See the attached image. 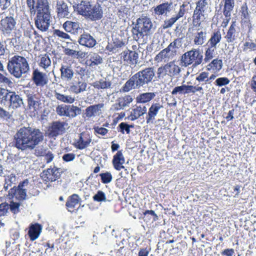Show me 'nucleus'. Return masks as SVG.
Here are the masks:
<instances>
[{
	"label": "nucleus",
	"mask_w": 256,
	"mask_h": 256,
	"mask_svg": "<svg viewBox=\"0 0 256 256\" xmlns=\"http://www.w3.org/2000/svg\"><path fill=\"white\" fill-rule=\"evenodd\" d=\"M180 72L181 68L176 64L175 61L172 60L158 68L157 74L159 78H164L166 76L172 78L179 75Z\"/></svg>",
	"instance_id": "6e6552de"
},
{
	"label": "nucleus",
	"mask_w": 256,
	"mask_h": 256,
	"mask_svg": "<svg viewBox=\"0 0 256 256\" xmlns=\"http://www.w3.org/2000/svg\"><path fill=\"white\" fill-rule=\"evenodd\" d=\"M68 128V124L66 122L56 121L53 122L48 128V134L51 137L62 134Z\"/></svg>",
	"instance_id": "ddd939ff"
},
{
	"label": "nucleus",
	"mask_w": 256,
	"mask_h": 256,
	"mask_svg": "<svg viewBox=\"0 0 256 256\" xmlns=\"http://www.w3.org/2000/svg\"><path fill=\"white\" fill-rule=\"evenodd\" d=\"M76 84L77 85V86L78 88V91L80 92V93L86 90L87 86V84L86 82L79 80Z\"/></svg>",
	"instance_id": "774afa93"
},
{
	"label": "nucleus",
	"mask_w": 256,
	"mask_h": 256,
	"mask_svg": "<svg viewBox=\"0 0 256 256\" xmlns=\"http://www.w3.org/2000/svg\"><path fill=\"white\" fill-rule=\"evenodd\" d=\"M54 97L58 100H60L63 102L68 104H72L75 98L71 96H66L63 94L58 93L56 92H54Z\"/></svg>",
	"instance_id": "37998d69"
},
{
	"label": "nucleus",
	"mask_w": 256,
	"mask_h": 256,
	"mask_svg": "<svg viewBox=\"0 0 256 256\" xmlns=\"http://www.w3.org/2000/svg\"><path fill=\"white\" fill-rule=\"evenodd\" d=\"M156 96V92H147L140 94L136 98L138 103L144 104L150 102Z\"/></svg>",
	"instance_id": "f704fd0d"
},
{
	"label": "nucleus",
	"mask_w": 256,
	"mask_h": 256,
	"mask_svg": "<svg viewBox=\"0 0 256 256\" xmlns=\"http://www.w3.org/2000/svg\"><path fill=\"white\" fill-rule=\"evenodd\" d=\"M93 200L97 202H105L106 198L105 194L102 190H98L92 197Z\"/></svg>",
	"instance_id": "49530a36"
},
{
	"label": "nucleus",
	"mask_w": 256,
	"mask_h": 256,
	"mask_svg": "<svg viewBox=\"0 0 256 256\" xmlns=\"http://www.w3.org/2000/svg\"><path fill=\"white\" fill-rule=\"evenodd\" d=\"M26 96L29 108L32 109L34 110H36L40 104L38 98L33 92L26 94Z\"/></svg>",
	"instance_id": "c756f323"
},
{
	"label": "nucleus",
	"mask_w": 256,
	"mask_h": 256,
	"mask_svg": "<svg viewBox=\"0 0 256 256\" xmlns=\"http://www.w3.org/2000/svg\"><path fill=\"white\" fill-rule=\"evenodd\" d=\"M125 162V158L122 150L118 151L114 156L112 160V164L114 168L118 170H120L124 168L123 164Z\"/></svg>",
	"instance_id": "c85d7f7f"
},
{
	"label": "nucleus",
	"mask_w": 256,
	"mask_h": 256,
	"mask_svg": "<svg viewBox=\"0 0 256 256\" xmlns=\"http://www.w3.org/2000/svg\"><path fill=\"white\" fill-rule=\"evenodd\" d=\"M9 194L15 196L18 200H24L26 196V193L18 187L14 188L10 190Z\"/></svg>",
	"instance_id": "58836bf2"
},
{
	"label": "nucleus",
	"mask_w": 256,
	"mask_h": 256,
	"mask_svg": "<svg viewBox=\"0 0 256 256\" xmlns=\"http://www.w3.org/2000/svg\"><path fill=\"white\" fill-rule=\"evenodd\" d=\"M86 64L90 67L94 68L102 62V58L97 53L90 52L86 56Z\"/></svg>",
	"instance_id": "b1692460"
},
{
	"label": "nucleus",
	"mask_w": 256,
	"mask_h": 256,
	"mask_svg": "<svg viewBox=\"0 0 256 256\" xmlns=\"http://www.w3.org/2000/svg\"><path fill=\"white\" fill-rule=\"evenodd\" d=\"M92 140V138L89 134L82 133L80 134L79 138L76 140L74 146L79 150H83L90 145Z\"/></svg>",
	"instance_id": "aec40b11"
},
{
	"label": "nucleus",
	"mask_w": 256,
	"mask_h": 256,
	"mask_svg": "<svg viewBox=\"0 0 256 256\" xmlns=\"http://www.w3.org/2000/svg\"><path fill=\"white\" fill-rule=\"evenodd\" d=\"M208 73L207 72H202L199 74L196 77V80L200 82H204V84L208 83Z\"/></svg>",
	"instance_id": "09e8293b"
},
{
	"label": "nucleus",
	"mask_w": 256,
	"mask_h": 256,
	"mask_svg": "<svg viewBox=\"0 0 256 256\" xmlns=\"http://www.w3.org/2000/svg\"><path fill=\"white\" fill-rule=\"evenodd\" d=\"M4 98L5 100L10 102V108L16 109L24 104L22 98L14 92H7Z\"/></svg>",
	"instance_id": "f8f14e48"
},
{
	"label": "nucleus",
	"mask_w": 256,
	"mask_h": 256,
	"mask_svg": "<svg viewBox=\"0 0 256 256\" xmlns=\"http://www.w3.org/2000/svg\"><path fill=\"white\" fill-rule=\"evenodd\" d=\"M60 72L61 78L66 81L71 80L74 74L72 66L66 62L62 64Z\"/></svg>",
	"instance_id": "6ab92c4d"
},
{
	"label": "nucleus",
	"mask_w": 256,
	"mask_h": 256,
	"mask_svg": "<svg viewBox=\"0 0 256 256\" xmlns=\"http://www.w3.org/2000/svg\"><path fill=\"white\" fill-rule=\"evenodd\" d=\"M256 44L252 42H246L244 43L242 50L244 52H246L248 50H255Z\"/></svg>",
	"instance_id": "052dcab7"
},
{
	"label": "nucleus",
	"mask_w": 256,
	"mask_h": 256,
	"mask_svg": "<svg viewBox=\"0 0 256 256\" xmlns=\"http://www.w3.org/2000/svg\"><path fill=\"white\" fill-rule=\"evenodd\" d=\"M32 80L34 84L38 86L42 87L48 82L47 75L38 70L33 71Z\"/></svg>",
	"instance_id": "a211bd4d"
},
{
	"label": "nucleus",
	"mask_w": 256,
	"mask_h": 256,
	"mask_svg": "<svg viewBox=\"0 0 256 256\" xmlns=\"http://www.w3.org/2000/svg\"><path fill=\"white\" fill-rule=\"evenodd\" d=\"M77 11L92 20L101 19L103 16V11L100 4H96L92 6L90 2L82 1L77 6Z\"/></svg>",
	"instance_id": "39448f33"
},
{
	"label": "nucleus",
	"mask_w": 256,
	"mask_h": 256,
	"mask_svg": "<svg viewBox=\"0 0 256 256\" xmlns=\"http://www.w3.org/2000/svg\"><path fill=\"white\" fill-rule=\"evenodd\" d=\"M156 29L150 18L142 16L136 20L135 26L132 30L134 40H138L145 36L152 34Z\"/></svg>",
	"instance_id": "20e7f679"
},
{
	"label": "nucleus",
	"mask_w": 256,
	"mask_h": 256,
	"mask_svg": "<svg viewBox=\"0 0 256 256\" xmlns=\"http://www.w3.org/2000/svg\"><path fill=\"white\" fill-rule=\"evenodd\" d=\"M155 76L154 68L148 67L133 75L124 84L122 90L128 92L132 89L144 88L151 82Z\"/></svg>",
	"instance_id": "f03ea898"
},
{
	"label": "nucleus",
	"mask_w": 256,
	"mask_h": 256,
	"mask_svg": "<svg viewBox=\"0 0 256 256\" xmlns=\"http://www.w3.org/2000/svg\"><path fill=\"white\" fill-rule=\"evenodd\" d=\"M202 61V52L198 48H192L186 52L180 58L181 66L184 67H187L191 64L196 67L200 64Z\"/></svg>",
	"instance_id": "0eeeda50"
},
{
	"label": "nucleus",
	"mask_w": 256,
	"mask_h": 256,
	"mask_svg": "<svg viewBox=\"0 0 256 256\" xmlns=\"http://www.w3.org/2000/svg\"><path fill=\"white\" fill-rule=\"evenodd\" d=\"M75 70L76 74L79 75L82 78L84 76L88 71L86 67H81L80 66L76 67Z\"/></svg>",
	"instance_id": "0e129e2a"
},
{
	"label": "nucleus",
	"mask_w": 256,
	"mask_h": 256,
	"mask_svg": "<svg viewBox=\"0 0 256 256\" xmlns=\"http://www.w3.org/2000/svg\"><path fill=\"white\" fill-rule=\"evenodd\" d=\"M11 0H0V14L3 13V10L8 8L10 5Z\"/></svg>",
	"instance_id": "4d7b16f0"
},
{
	"label": "nucleus",
	"mask_w": 256,
	"mask_h": 256,
	"mask_svg": "<svg viewBox=\"0 0 256 256\" xmlns=\"http://www.w3.org/2000/svg\"><path fill=\"white\" fill-rule=\"evenodd\" d=\"M78 42L80 45L88 48H92L96 44V40L90 34L88 33L82 34Z\"/></svg>",
	"instance_id": "cd10ccee"
},
{
	"label": "nucleus",
	"mask_w": 256,
	"mask_h": 256,
	"mask_svg": "<svg viewBox=\"0 0 256 256\" xmlns=\"http://www.w3.org/2000/svg\"><path fill=\"white\" fill-rule=\"evenodd\" d=\"M209 8L207 0H198L196 2V7L194 10L208 12Z\"/></svg>",
	"instance_id": "c03bdc74"
},
{
	"label": "nucleus",
	"mask_w": 256,
	"mask_h": 256,
	"mask_svg": "<svg viewBox=\"0 0 256 256\" xmlns=\"http://www.w3.org/2000/svg\"><path fill=\"white\" fill-rule=\"evenodd\" d=\"M62 26L64 30L68 32H74L81 28L80 24L78 22L67 20Z\"/></svg>",
	"instance_id": "72a5a7b5"
},
{
	"label": "nucleus",
	"mask_w": 256,
	"mask_h": 256,
	"mask_svg": "<svg viewBox=\"0 0 256 256\" xmlns=\"http://www.w3.org/2000/svg\"><path fill=\"white\" fill-rule=\"evenodd\" d=\"M180 46V40L175 39L170 42L168 46L161 50L154 58V60L158 62H169L177 54L178 50Z\"/></svg>",
	"instance_id": "423d86ee"
},
{
	"label": "nucleus",
	"mask_w": 256,
	"mask_h": 256,
	"mask_svg": "<svg viewBox=\"0 0 256 256\" xmlns=\"http://www.w3.org/2000/svg\"><path fill=\"white\" fill-rule=\"evenodd\" d=\"M57 114L61 116L74 118L81 114L80 108L74 105H58L56 110Z\"/></svg>",
	"instance_id": "1a4fd4ad"
},
{
	"label": "nucleus",
	"mask_w": 256,
	"mask_h": 256,
	"mask_svg": "<svg viewBox=\"0 0 256 256\" xmlns=\"http://www.w3.org/2000/svg\"><path fill=\"white\" fill-rule=\"evenodd\" d=\"M104 104H98L88 106L86 109L85 114L88 118H91L96 116L100 115L102 109L104 108Z\"/></svg>",
	"instance_id": "a878e982"
},
{
	"label": "nucleus",
	"mask_w": 256,
	"mask_h": 256,
	"mask_svg": "<svg viewBox=\"0 0 256 256\" xmlns=\"http://www.w3.org/2000/svg\"><path fill=\"white\" fill-rule=\"evenodd\" d=\"M138 58V54L134 51L126 50L120 54V58L130 64H136Z\"/></svg>",
	"instance_id": "5701e85b"
},
{
	"label": "nucleus",
	"mask_w": 256,
	"mask_h": 256,
	"mask_svg": "<svg viewBox=\"0 0 256 256\" xmlns=\"http://www.w3.org/2000/svg\"><path fill=\"white\" fill-rule=\"evenodd\" d=\"M2 30L4 34H10L14 28L16 22L12 16H7L0 21Z\"/></svg>",
	"instance_id": "4be33fe9"
},
{
	"label": "nucleus",
	"mask_w": 256,
	"mask_h": 256,
	"mask_svg": "<svg viewBox=\"0 0 256 256\" xmlns=\"http://www.w3.org/2000/svg\"><path fill=\"white\" fill-rule=\"evenodd\" d=\"M222 60L215 58L208 65L207 68L208 70H212L214 72H217L222 68Z\"/></svg>",
	"instance_id": "4c0bfd02"
},
{
	"label": "nucleus",
	"mask_w": 256,
	"mask_h": 256,
	"mask_svg": "<svg viewBox=\"0 0 256 256\" xmlns=\"http://www.w3.org/2000/svg\"><path fill=\"white\" fill-rule=\"evenodd\" d=\"M80 200V199L78 194H72L66 203V206L68 210L70 212H73L74 208L76 205L79 204Z\"/></svg>",
	"instance_id": "c9c22d12"
},
{
	"label": "nucleus",
	"mask_w": 256,
	"mask_h": 256,
	"mask_svg": "<svg viewBox=\"0 0 256 256\" xmlns=\"http://www.w3.org/2000/svg\"><path fill=\"white\" fill-rule=\"evenodd\" d=\"M7 69L11 75L20 78L29 71L30 66L24 57L14 55L8 59Z\"/></svg>",
	"instance_id": "7ed1b4c3"
},
{
	"label": "nucleus",
	"mask_w": 256,
	"mask_h": 256,
	"mask_svg": "<svg viewBox=\"0 0 256 256\" xmlns=\"http://www.w3.org/2000/svg\"><path fill=\"white\" fill-rule=\"evenodd\" d=\"M240 12H242V16L244 17V18H248L249 14L248 12V8L246 3H244L242 4L241 7Z\"/></svg>",
	"instance_id": "e2e57ef3"
},
{
	"label": "nucleus",
	"mask_w": 256,
	"mask_h": 256,
	"mask_svg": "<svg viewBox=\"0 0 256 256\" xmlns=\"http://www.w3.org/2000/svg\"><path fill=\"white\" fill-rule=\"evenodd\" d=\"M54 35L56 36L62 38L64 40H68L70 38V36L66 33L64 32L59 30H55L54 31Z\"/></svg>",
	"instance_id": "5fc2aeb1"
},
{
	"label": "nucleus",
	"mask_w": 256,
	"mask_h": 256,
	"mask_svg": "<svg viewBox=\"0 0 256 256\" xmlns=\"http://www.w3.org/2000/svg\"><path fill=\"white\" fill-rule=\"evenodd\" d=\"M18 187L20 189L22 188V190L26 193L30 187V184L28 180H25L23 182H20Z\"/></svg>",
	"instance_id": "bf43d9fd"
},
{
	"label": "nucleus",
	"mask_w": 256,
	"mask_h": 256,
	"mask_svg": "<svg viewBox=\"0 0 256 256\" xmlns=\"http://www.w3.org/2000/svg\"><path fill=\"white\" fill-rule=\"evenodd\" d=\"M37 14H50L49 6L46 0H36L34 6Z\"/></svg>",
	"instance_id": "473e14b6"
},
{
	"label": "nucleus",
	"mask_w": 256,
	"mask_h": 256,
	"mask_svg": "<svg viewBox=\"0 0 256 256\" xmlns=\"http://www.w3.org/2000/svg\"><path fill=\"white\" fill-rule=\"evenodd\" d=\"M48 150L42 146H38L34 150V154L36 156H44L48 152Z\"/></svg>",
	"instance_id": "13d9d810"
},
{
	"label": "nucleus",
	"mask_w": 256,
	"mask_h": 256,
	"mask_svg": "<svg viewBox=\"0 0 256 256\" xmlns=\"http://www.w3.org/2000/svg\"><path fill=\"white\" fill-rule=\"evenodd\" d=\"M208 18L206 12L194 10L192 16V23L196 27H200L202 22H204Z\"/></svg>",
	"instance_id": "bb28decb"
},
{
	"label": "nucleus",
	"mask_w": 256,
	"mask_h": 256,
	"mask_svg": "<svg viewBox=\"0 0 256 256\" xmlns=\"http://www.w3.org/2000/svg\"><path fill=\"white\" fill-rule=\"evenodd\" d=\"M172 8V4L168 2L159 4L152 8V15L155 17L168 16Z\"/></svg>",
	"instance_id": "9b49d317"
},
{
	"label": "nucleus",
	"mask_w": 256,
	"mask_h": 256,
	"mask_svg": "<svg viewBox=\"0 0 256 256\" xmlns=\"http://www.w3.org/2000/svg\"><path fill=\"white\" fill-rule=\"evenodd\" d=\"M236 26V23L233 22L230 27L226 35L225 36L226 42L228 43L233 42L236 39V30L235 28Z\"/></svg>",
	"instance_id": "ea45409f"
},
{
	"label": "nucleus",
	"mask_w": 256,
	"mask_h": 256,
	"mask_svg": "<svg viewBox=\"0 0 256 256\" xmlns=\"http://www.w3.org/2000/svg\"><path fill=\"white\" fill-rule=\"evenodd\" d=\"M14 146L22 151L34 150L44 138L39 130L30 126L21 128L14 135Z\"/></svg>",
	"instance_id": "f257e3e1"
},
{
	"label": "nucleus",
	"mask_w": 256,
	"mask_h": 256,
	"mask_svg": "<svg viewBox=\"0 0 256 256\" xmlns=\"http://www.w3.org/2000/svg\"><path fill=\"white\" fill-rule=\"evenodd\" d=\"M9 204L6 203H2L0 204V216H6L8 213Z\"/></svg>",
	"instance_id": "603ef678"
},
{
	"label": "nucleus",
	"mask_w": 256,
	"mask_h": 256,
	"mask_svg": "<svg viewBox=\"0 0 256 256\" xmlns=\"http://www.w3.org/2000/svg\"><path fill=\"white\" fill-rule=\"evenodd\" d=\"M94 130L95 134L102 136H106L108 132V130L106 128L98 126H94Z\"/></svg>",
	"instance_id": "864d4df0"
},
{
	"label": "nucleus",
	"mask_w": 256,
	"mask_h": 256,
	"mask_svg": "<svg viewBox=\"0 0 256 256\" xmlns=\"http://www.w3.org/2000/svg\"><path fill=\"white\" fill-rule=\"evenodd\" d=\"M15 180V176H7L5 179V184H4V188L7 190L12 182Z\"/></svg>",
	"instance_id": "680f3d73"
},
{
	"label": "nucleus",
	"mask_w": 256,
	"mask_h": 256,
	"mask_svg": "<svg viewBox=\"0 0 256 256\" xmlns=\"http://www.w3.org/2000/svg\"><path fill=\"white\" fill-rule=\"evenodd\" d=\"M228 8L227 6H224V14L225 16L226 19L224 20H226V23L228 22L230 18V12L233 9V8Z\"/></svg>",
	"instance_id": "69168bd1"
},
{
	"label": "nucleus",
	"mask_w": 256,
	"mask_h": 256,
	"mask_svg": "<svg viewBox=\"0 0 256 256\" xmlns=\"http://www.w3.org/2000/svg\"><path fill=\"white\" fill-rule=\"evenodd\" d=\"M50 14H37L35 18V24L40 30L44 32L50 26Z\"/></svg>",
	"instance_id": "4468645a"
},
{
	"label": "nucleus",
	"mask_w": 256,
	"mask_h": 256,
	"mask_svg": "<svg viewBox=\"0 0 256 256\" xmlns=\"http://www.w3.org/2000/svg\"><path fill=\"white\" fill-rule=\"evenodd\" d=\"M118 127L120 128V132L122 134H124L126 132L127 134H128L130 132V128L133 127V126L132 125H128L126 123L124 122H121L119 125Z\"/></svg>",
	"instance_id": "6e6d98bb"
},
{
	"label": "nucleus",
	"mask_w": 256,
	"mask_h": 256,
	"mask_svg": "<svg viewBox=\"0 0 256 256\" xmlns=\"http://www.w3.org/2000/svg\"><path fill=\"white\" fill-rule=\"evenodd\" d=\"M133 98L130 95H126L118 100V104H116V108L117 110H124L125 108L128 107L132 102Z\"/></svg>",
	"instance_id": "2f4dec72"
},
{
	"label": "nucleus",
	"mask_w": 256,
	"mask_h": 256,
	"mask_svg": "<svg viewBox=\"0 0 256 256\" xmlns=\"http://www.w3.org/2000/svg\"><path fill=\"white\" fill-rule=\"evenodd\" d=\"M163 108V105L160 102L152 103L148 108V112L146 118V123L153 122L158 112Z\"/></svg>",
	"instance_id": "dca6fc26"
},
{
	"label": "nucleus",
	"mask_w": 256,
	"mask_h": 256,
	"mask_svg": "<svg viewBox=\"0 0 256 256\" xmlns=\"http://www.w3.org/2000/svg\"><path fill=\"white\" fill-rule=\"evenodd\" d=\"M186 5L185 4H182L180 6L178 12L172 16L170 18L165 20L163 24L164 28H170L178 20L182 18L186 12Z\"/></svg>",
	"instance_id": "f3484780"
},
{
	"label": "nucleus",
	"mask_w": 256,
	"mask_h": 256,
	"mask_svg": "<svg viewBox=\"0 0 256 256\" xmlns=\"http://www.w3.org/2000/svg\"><path fill=\"white\" fill-rule=\"evenodd\" d=\"M62 170L60 168L54 166L43 171L41 177L46 182H54L58 179L60 176Z\"/></svg>",
	"instance_id": "2eb2a0df"
},
{
	"label": "nucleus",
	"mask_w": 256,
	"mask_h": 256,
	"mask_svg": "<svg viewBox=\"0 0 256 256\" xmlns=\"http://www.w3.org/2000/svg\"><path fill=\"white\" fill-rule=\"evenodd\" d=\"M206 48L204 60L206 62H210L215 56L216 48L207 44Z\"/></svg>",
	"instance_id": "a19ab883"
},
{
	"label": "nucleus",
	"mask_w": 256,
	"mask_h": 256,
	"mask_svg": "<svg viewBox=\"0 0 256 256\" xmlns=\"http://www.w3.org/2000/svg\"><path fill=\"white\" fill-rule=\"evenodd\" d=\"M230 80L226 77L219 78L215 81L216 85L218 86H222L228 84Z\"/></svg>",
	"instance_id": "3c124183"
},
{
	"label": "nucleus",
	"mask_w": 256,
	"mask_h": 256,
	"mask_svg": "<svg viewBox=\"0 0 256 256\" xmlns=\"http://www.w3.org/2000/svg\"><path fill=\"white\" fill-rule=\"evenodd\" d=\"M50 64L51 60L48 56L44 55L41 57L39 64L40 66L46 70Z\"/></svg>",
	"instance_id": "a18cd8bd"
},
{
	"label": "nucleus",
	"mask_w": 256,
	"mask_h": 256,
	"mask_svg": "<svg viewBox=\"0 0 256 256\" xmlns=\"http://www.w3.org/2000/svg\"><path fill=\"white\" fill-rule=\"evenodd\" d=\"M147 108L144 104H136L130 112V118L131 120H134L146 114Z\"/></svg>",
	"instance_id": "393cba45"
},
{
	"label": "nucleus",
	"mask_w": 256,
	"mask_h": 256,
	"mask_svg": "<svg viewBox=\"0 0 256 256\" xmlns=\"http://www.w3.org/2000/svg\"><path fill=\"white\" fill-rule=\"evenodd\" d=\"M100 175L101 177L102 181L104 184L110 183L112 180V175L109 172L102 173L100 174Z\"/></svg>",
	"instance_id": "de8ad7c7"
},
{
	"label": "nucleus",
	"mask_w": 256,
	"mask_h": 256,
	"mask_svg": "<svg viewBox=\"0 0 256 256\" xmlns=\"http://www.w3.org/2000/svg\"><path fill=\"white\" fill-rule=\"evenodd\" d=\"M188 32L192 37L194 44L196 46H202L206 40L207 32L206 28L196 26V28H189Z\"/></svg>",
	"instance_id": "9d476101"
},
{
	"label": "nucleus",
	"mask_w": 256,
	"mask_h": 256,
	"mask_svg": "<svg viewBox=\"0 0 256 256\" xmlns=\"http://www.w3.org/2000/svg\"><path fill=\"white\" fill-rule=\"evenodd\" d=\"M42 226L38 224H32L30 228L28 234L31 240L37 239L40 234Z\"/></svg>",
	"instance_id": "7c9ffc66"
},
{
	"label": "nucleus",
	"mask_w": 256,
	"mask_h": 256,
	"mask_svg": "<svg viewBox=\"0 0 256 256\" xmlns=\"http://www.w3.org/2000/svg\"><path fill=\"white\" fill-rule=\"evenodd\" d=\"M222 38V34L220 30L214 32L208 40L207 44L217 48V45L220 42Z\"/></svg>",
	"instance_id": "e433bc0d"
},
{
	"label": "nucleus",
	"mask_w": 256,
	"mask_h": 256,
	"mask_svg": "<svg viewBox=\"0 0 256 256\" xmlns=\"http://www.w3.org/2000/svg\"><path fill=\"white\" fill-rule=\"evenodd\" d=\"M56 8L59 18H68L70 12L66 3V0H57Z\"/></svg>",
	"instance_id": "412c9836"
},
{
	"label": "nucleus",
	"mask_w": 256,
	"mask_h": 256,
	"mask_svg": "<svg viewBox=\"0 0 256 256\" xmlns=\"http://www.w3.org/2000/svg\"><path fill=\"white\" fill-rule=\"evenodd\" d=\"M112 83L110 81L102 79L96 81L92 84V86L97 89H105L110 88Z\"/></svg>",
	"instance_id": "79ce46f5"
},
{
	"label": "nucleus",
	"mask_w": 256,
	"mask_h": 256,
	"mask_svg": "<svg viewBox=\"0 0 256 256\" xmlns=\"http://www.w3.org/2000/svg\"><path fill=\"white\" fill-rule=\"evenodd\" d=\"M178 94H186V84L175 87L172 92V95Z\"/></svg>",
	"instance_id": "8fccbe9b"
},
{
	"label": "nucleus",
	"mask_w": 256,
	"mask_h": 256,
	"mask_svg": "<svg viewBox=\"0 0 256 256\" xmlns=\"http://www.w3.org/2000/svg\"><path fill=\"white\" fill-rule=\"evenodd\" d=\"M26 4L28 7L30 8L31 14H35L36 8L34 6L35 2L34 0H26Z\"/></svg>",
	"instance_id": "338daca9"
}]
</instances>
